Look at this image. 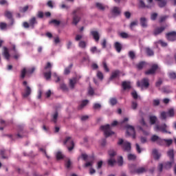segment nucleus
Wrapping results in <instances>:
<instances>
[{
  "label": "nucleus",
  "mask_w": 176,
  "mask_h": 176,
  "mask_svg": "<svg viewBox=\"0 0 176 176\" xmlns=\"http://www.w3.org/2000/svg\"><path fill=\"white\" fill-rule=\"evenodd\" d=\"M129 170L131 174H144V173L148 171V169L145 167H140L135 169V165L134 164L129 165Z\"/></svg>",
  "instance_id": "f257e3e1"
},
{
  "label": "nucleus",
  "mask_w": 176,
  "mask_h": 176,
  "mask_svg": "<svg viewBox=\"0 0 176 176\" xmlns=\"http://www.w3.org/2000/svg\"><path fill=\"white\" fill-rule=\"evenodd\" d=\"M118 145H121L124 152H130L131 151V144L127 141L124 142L123 139H119Z\"/></svg>",
  "instance_id": "f03ea898"
},
{
  "label": "nucleus",
  "mask_w": 176,
  "mask_h": 176,
  "mask_svg": "<svg viewBox=\"0 0 176 176\" xmlns=\"http://www.w3.org/2000/svg\"><path fill=\"white\" fill-rule=\"evenodd\" d=\"M80 14V8H77L76 10H74L72 12L73 14V24L74 25H78V23L80 21V16H78V14Z\"/></svg>",
  "instance_id": "7ed1b4c3"
},
{
  "label": "nucleus",
  "mask_w": 176,
  "mask_h": 176,
  "mask_svg": "<svg viewBox=\"0 0 176 176\" xmlns=\"http://www.w3.org/2000/svg\"><path fill=\"white\" fill-rule=\"evenodd\" d=\"M64 145H67V149L69 152L74 149L75 147V144L74 143V140H72V138L70 136L66 137L65 140L63 142Z\"/></svg>",
  "instance_id": "20e7f679"
},
{
  "label": "nucleus",
  "mask_w": 176,
  "mask_h": 176,
  "mask_svg": "<svg viewBox=\"0 0 176 176\" xmlns=\"http://www.w3.org/2000/svg\"><path fill=\"white\" fill-rule=\"evenodd\" d=\"M138 87H141L142 89H148L149 87V79L147 78H144L141 80L137 82Z\"/></svg>",
  "instance_id": "39448f33"
},
{
  "label": "nucleus",
  "mask_w": 176,
  "mask_h": 176,
  "mask_svg": "<svg viewBox=\"0 0 176 176\" xmlns=\"http://www.w3.org/2000/svg\"><path fill=\"white\" fill-rule=\"evenodd\" d=\"M23 85L25 86V90L24 93L22 94V96L23 98H27V97L31 96V93L32 91L31 89V87L28 86V82L27 81H23Z\"/></svg>",
  "instance_id": "423d86ee"
},
{
  "label": "nucleus",
  "mask_w": 176,
  "mask_h": 176,
  "mask_svg": "<svg viewBox=\"0 0 176 176\" xmlns=\"http://www.w3.org/2000/svg\"><path fill=\"white\" fill-rule=\"evenodd\" d=\"M100 130H102L104 131V135L106 138H108L110 135L115 134V132L111 131V125H109V124L101 126Z\"/></svg>",
  "instance_id": "0eeeda50"
},
{
  "label": "nucleus",
  "mask_w": 176,
  "mask_h": 176,
  "mask_svg": "<svg viewBox=\"0 0 176 176\" xmlns=\"http://www.w3.org/2000/svg\"><path fill=\"white\" fill-rule=\"evenodd\" d=\"M155 131H162V133H165L166 134H171V132L167 131V124H162L161 125H155Z\"/></svg>",
  "instance_id": "6e6552de"
},
{
  "label": "nucleus",
  "mask_w": 176,
  "mask_h": 176,
  "mask_svg": "<svg viewBox=\"0 0 176 176\" xmlns=\"http://www.w3.org/2000/svg\"><path fill=\"white\" fill-rule=\"evenodd\" d=\"M126 135H131L132 138L135 139V129L131 125H126Z\"/></svg>",
  "instance_id": "1a4fd4ad"
},
{
  "label": "nucleus",
  "mask_w": 176,
  "mask_h": 176,
  "mask_svg": "<svg viewBox=\"0 0 176 176\" xmlns=\"http://www.w3.org/2000/svg\"><path fill=\"white\" fill-rule=\"evenodd\" d=\"M4 16L10 21L9 25L12 27L14 24V19H13V13L9 10H6L4 13Z\"/></svg>",
  "instance_id": "9d476101"
},
{
  "label": "nucleus",
  "mask_w": 176,
  "mask_h": 176,
  "mask_svg": "<svg viewBox=\"0 0 176 176\" xmlns=\"http://www.w3.org/2000/svg\"><path fill=\"white\" fill-rule=\"evenodd\" d=\"M166 38L170 42L176 41V32H170L166 34Z\"/></svg>",
  "instance_id": "9b49d317"
},
{
  "label": "nucleus",
  "mask_w": 176,
  "mask_h": 176,
  "mask_svg": "<svg viewBox=\"0 0 176 176\" xmlns=\"http://www.w3.org/2000/svg\"><path fill=\"white\" fill-rule=\"evenodd\" d=\"M159 68V66L157 64H154L151 66V68L145 72L146 75H153L156 70Z\"/></svg>",
  "instance_id": "f8f14e48"
},
{
  "label": "nucleus",
  "mask_w": 176,
  "mask_h": 176,
  "mask_svg": "<svg viewBox=\"0 0 176 176\" xmlns=\"http://www.w3.org/2000/svg\"><path fill=\"white\" fill-rule=\"evenodd\" d=\"M139 8H140V9H152V6L150 4H145L144 1L139 0Z\"/></svg>",
  "instance_id": "ddd939ff"
},
{
  "label": "nucleus",
  "mask_w": 176,
  "mask_h": 176,
  "mask_svg": "<svg viewBox=\"0 0 176 176\" xmlns=\"http://www.w3.org/2000/svg\"><path fill=\"white\" fill-rule=\"evenodd\" d=\"M164 30H166V27H164V26L157 28L153 31V35H155V36H157V35H160V34H162V32H163V31H164Z\"/></svg>",
  "instance_id": "4468645a"
},
{
  "label": "nucleus",
  "mask_w": 176,
  "mask_h": 176,
  "mask_svg": "<svg viewBox=\"0 0 176 176\" xmlns=\"http://www.w3.org/2000/svg\"><path fill=\"white\" fill-rule=\"evenodd\" d=\"M78 82V77H74L73 78L69 80V86L70 89H75V85H76Z\"/></svg>",
  "instance_id": "2eb2a0df"
},
{
  "label": "nucleus",
  "mask_w": 176,
  "mask_h": 176,
  "mask_svg": "<svg viewBox=\"0 0 176 176\" xmlns=\"http://www.w3.org/2000/svg\"><path fill=\"white\" fill-rule=\"evenodd\" d=\"M120 75V71L115 70V71L112 72L111 75L109 78V80H113V79H116V78H119Z\"/></svg>",
  "instance_id": "dca6fc26"
},
{
  "label": "nucleus",
  "mask_w": 176,
  "mask_h": 176,
  "mask_svg": "<svg viewBox=\"0 0 176 176\" xmlns=\"http://www.w3.org/2000/svg\"><path fill=\"white\" fill-rule=\"evenodd\" d=\"M3 56L6 60H9L10 58V54H9V50L6 47H3Z\"/></svg>",
  "instance_id": "f3484780"
},
{
  "label": "nucleus",
  "mask_w": 176,
  "mask_h": 176,
  "mask_svg": "<svg viewBox=\"0 0 176 176\" xmlns=\"http://www.w3.org/2000/svg\"><path fill=\"white\" fill-rule=\"evenodd\" d=\"M140 25L143 28H146L148 27V19L145 17L140 18Z\"/></svg>",
  "instance_id": "a211bd4d"
},
{
  "label": "nucleus",
  "mask_w": 176,
  "mask_h": 176,
  "mask_svg": "<svg viewBox=\"0 0 176 176\" xmlns=\"http://www.w3.org/2000/svg\"><path fill=\"white\" fill-rule=\"evenodd\" d=\"M29 24L31 28H35V24H38V21H36V18L35 16L32 17L29 20Z\"/></svg>",
  "instance_id": "6ab92c4d"
},
{
  "label": "nucleus",
  "mask_w": 176,
  "mask_h": 176,
  "mask_svg": "<svg viewBox=\"0 0 176 176\" xmlns=\"http://www.w3.org/2000/svg\"><path fill=\"white\" fill-rule=\"evenodd\" d=\"M122 12L120 11V8L119 7H113L111 10L112 14H114V16H119L120 15V13Z\"/></svg>",
  "instance_id": "aec40b11"
},
{
  "label": "nucleus",
  "mask_w": 176,
  "mask_h": 176,
  "mask_svg": "<svg viewBox=\"0 0 176 176\" xmlns=\"http://www.w3.org/2000/svg\"><path fill=\"white\" fill-rule=\"evenodd\" d=\"M173 164H174V160L166 162L164 164V168H165L166 170H170V168L173 167Z\"/></svg>",
  "instance_id": "412c9836"
},
{
  "label": "nucleus",
  "mask_w": 176,
  "mask_h": 176,
  "mask_svg": "<svg viewBox=\"0 0 176 176\" xmlns=\"http://www.w3.org/2000/svg\"><path fill=\"white\" fill-rule=\"evenodd\" d=\"M152 153L155 160H159L160 159V153H159V151H157V149L156 148L153 149Z\"/></svg>",
  "instance_id": "4be33fe9"
},
{
  "label": "nucleus",
  "mask_w": 176,
  "mask_h": 176,
  "mask_svg": "<svg viewBox=\"0 0 176 176\" xmlns=\"http://www.w3.org/2000/svg\"><path fill=\"white\" fill-rule=\"evenodd\" d=\"M91 34L94 37V39L96 41V42H98V41H100V34H98V32L91 31Z\"/></svg>",
  "instance_id": "5701e85b"
},
{
  "label": "nucleus",
  "mask_w": 176,
  "mask_h": 176,
  "mask_svg": "<svg viewBox=\"0 0 176 176\" xmlns=\"http://www.w3.org/2000/svg\"><path fill=\"white\" fill-rule=\"evenodd\" d=\"M145 65H146V62L145 61H141L139 63H138L136 65V68L139 70L141 71L142 69H143L144 67H145Z\"/></svg>",
  "instance_id": "b1692460"
},
{
  "label": "nucleus",
  "mask_w": 176,
  "mask_h": 176,
  "mask_svg": "<svg viewBox=\"0 0 176 176\" xmlns=\"http://www.w3.org/2000/svg\"><path fill=\"white\" fill-rule=\"evenodd\" d=\"M58 118V112L55 111L52 115V119L51 121L53 122V123H57V119Z\"/></svg>",
  "instance_id": "393cba45"
},
{
  "label": "nucleus",
  "mask_w": 176,
  "mask_h": 176,
  "mask_svg": "<svg viewBox=\"0 0 176 176\" xmlns=\"http://www.w3.org/2000/svg\"><path fill=\"white\" fill-rule=\"evenodd\" d=\"M114 47L118 53H120V52H122V44H120V43L116 42L114 44Z\"/></svg>",
  "instance_id": "a878e982"
},
{
  "label": "nucleus",
  "mask_w": 176,
  "mask_h": 176,
  "mask_svg": "<svg viewBox=\"0 0 176 176\" xmlns=\"http://www.w3.org/2000/svg\"><path fill=\"white\" fill-rule=\"evenodd\" d=\"M157 2H158V6L159 8H164L167 5V1L166 0H155Z\"/></svg>",
  "instance_id": "bb28decb"
},
{
  "label": "nucleus",
  "mask_w": 176,
  "mask_h": 176,
  "mask_svg": "<svg viewBox=\"0 0 176 176\" xmlns=\"http://www.w3.org/2000/svg\"><path fill=\"white\" fill-rule=\"evenodd\" d=\"M149 120L151 124H155L156 122H157V117H156L155 116H150Z\"/></svg>",
  "instance_id": "cd10ccee"
},
{
  "label": "nucleus",
  "mask_w": 176,
  "mask_h": 176,
  "mask_svg": "<svg viewBox=\"0 0 176 176\" xmlns=\"http://www.w3.org/2000/svg\"><path fill=\"white\" fill-rule=\"evenodd\" d=\"M145 50H146V53L147 56H148L149 57H151L152 56H155V52L150 47H146Z\"/></svg>",
  "instance_id": "c85d7f7f"
},
{
  "label": "nucleus",
  "mask_w": 176,
  "mask_h": 176,
  "mask_svg": "<svg viewBox=\"0 0 176 176\" xmlns=\"http://www.w3.org/2000/svg\"><path fill=\"white\" fill-rule=\"evenodd\" d=\"M116 163V160L113 158H110L107 161V164L110 166L111 167H113L115 166V164Z\"/></svg>",
  "instance_id": "c756f323"
},
{
  "label": "nucleus",
  "mask_w": 176,
  "mask_h": 176,
  "mask_svg": "<svg viewBox=\"0 0 176 176\" xmlns=\"http://www.w3.org/2000/svg\"><path fill=\"white\" fill-rule=\"evenodd\" d=\"M0 30L1 31H5L6 30H8V23L5 22H0Z\"/></svg>",
  "instance_id": "7c9ffc66"
},
{
  "label": "nucleus",
  "mask_w": 176,
  "mask_h": 176,
  "mask_svg": "<svg viewBox=\"0 0 176 176\" xmlns=\"http://www.w3.org/2000/svg\"><path fill=\"white\" fill-rule=\"evenodd\" d=\"M167 155L170 158V160H174V150L170 149L167 152Z\"/></svg>",
  "instance_id": "2f4dec72"
},
{
  "label": "nucleus",
  "mask_w": 176,
  "mask_h": 176,
  "mask_svg": "<svg viewBox=\"0 0 176 176\" xmlns=\"http://www.w3.org/2000/svg\"><path fill=\"white\" fill-rule=\"evenodd\" d=\"M43 75H44V77L45 78V79L47 80H49V79H50V78H52V71L49 70L48 72H44Z\"/></svg>",
  "instance_id": "473e14b6"
},
{
  "label": "nucleus",
  "mask_w": 176,
  "mask_h": 176,
  "mask_svg": "<svg viewBox=\"0 0 176 176\" xmlns=\"http://www.w3.org/2000/svg\"><path fill=\"white\" fill-rule=\"evenodd\" d=\"M74 65L70 64L65 69L64 74L65 75H69L71 72V69H72Z\"/></svg>",
  "instance_id": "72a5a7b5"
},
{
  "label": "nucleus",
  "mask_w": 176,
  "mask_h": 176,
  "mask_svg": "<svg viewBox=\"0 0 176 176\" xmlns=\"http://www.w3.org/2000/svg\"><path fill=\"white\" fill-rule=\"evenodd\" d=\"M119 35L120 38H122V39H127L130 38V35L124 32H120Z\"/></svg>",
  "instance_id": "f704fd0d"
},
{
  "label": "nucleus",
  "mask_w": 176,
  "mask_h": 176,
  "mask_svg": "<svg viewBox=\"0 0 176 176\" xmlns=\"http://www.w3.org/2000/svg\"><path fill=\"white\" fill-rule=\"evenodd\" d=\"M122 87H123L124 90H127L129 89H131L130 84L126 81L122 82Z\"/></svg>",
  "instance_id": "c9c22d12"
},
{
  "label": "nucleus",
  "mask_w": 176,
  "mask_h": 176,
  "mask_svg": "<svg viewBox=\"0 0 176 176\" xmlns=\"http://www.w3.org/2000/svg\"><path fill=\"white\" fill-rule=\"evenodd\" d=\"M27 73H28V72L27 71V69L25 67H24L21 71V79H24V78H25V75H27Z\"/></svg>",
  "instance_id": "e433bc0d"
},
{
  "label": "nucleus",
  "mask_w": 176,
  "mask_h": 176,
  "mask_svg": "<svg viewBox=\"0 0 176 176\" xmlns=\"http://www.w3.org/2000/svg\"><path fill=\"white\" fill-rule=\"evenodd\" d=\"M87 104H89V100H82L80 105L78 107V109H82V108H83L84 107H86Z\"/></svg>",
  "instance_id": "4c0bfd02"
},
{
  "label": "nucleus",
  "mask_w": 176,
  "mask_h": 176,
  "mask_svg": "<svg viewBox=\"0 0 176 176\" xmlns=\"http://www.w3.org/2000/svg\"><path fill=\"white\" fill-rule=\"evenodd\" d=\"M127 157L128 160H135L137 159V156L131 153L128 154Z\"/></svg>",
  "instance_id": "58836bf2"
},
{
  "label": "nucleus",
  "mask_w": 176,
  "mask_h": 176,
  "mask_svg": "<svg viewBox=\"0 0 176 176\" xmlns=\"http://www.w3.org/2000/svg\"><path fill=\"white\" fill-rule=\"evenodd\" d=\"M109 102L112 106L116 105V104H118V100L116 98H111L109 100Z\"/></svg>",
  "instance_id": "ea45409f"
},
{
  "label": "nucleus",
  "mask_w": 176,
  "mask_h": 176,
  "mask_svg": "<svg viewBox=\"0 0 176 176\" xmlns=\"http://www.w3.org/2000/svg\"><path fill=\"white\" fill-rule=\"evenodd\" d=\"M50 24H54L55 25H60V24H61V22L56 19H52L50 21Z\"/></svg>",
  "instance_id": "a19ab883"
},
{
  "label": "nucleus",
  "mask_w": 176,
  "mask_h": 176,
  "mask_svg": "<svg viewBox=\"0 0 176 176\" xmlns=\"http://www.w3.org/2000/svg\"><path fill=\"white\" fill-rule=\"evenodd\" d=\"M29 6H25L23 8H19V12H21V13H25V12H27V10H28L29 9Z\"/></svg>",
  "instance_id": "79ce46f5"
},
{
  "label": "nucleus",
  "mask_w": 176,
  "mask_h": 176,
  "mask_svg": "<svg viewBox=\"0 0 176 176\" xmlns=\"http://www.w3.org/2000/svg\"><path fill=\"white\" fill-rule=\"evenodd\" d=\"M86 42L83 41H80L78 43V46L79 47H81V49H86Z\"/></svg>",
  "instance_id": "37998d69"
},
{
  "label": "nucleus",
  "mask_w": 176,
  "mask_h": 176,
  "mask_svg": "<svg viewBox=\"0 0 176 176\" xmlns=\"http://www.w3.org/2000/svg\"><path fill=\"white\" fill-rule=\"evenodd\" d=\"M160 138L156 135H153L151 138V141H152V142H157V141H159V139Z\"/></svg>",
  "instance_id": "c03bdc74"
},
{
  "label": "nucleus",
  "mask_w": 176,
  "mask_h": 176,
  "mask_svg": "<svg viewBox=\"0 0 176 176\" xmlns=\"http://www.w3.org/2000/svg\"><path fill=\"white\" fill-rule=\"evenodd\" d=\"M90 50L94 54V53H101V50H98L97 47H92Z\"/></svg>",
  "instance_id": "a18cd8bd"
},
{
  "label": "nucleus",
  "mask_w": 176,
  "mask_h": 176,
  "mask_svg": "<svg viewBox=\"0 0 176 176\" xmlns=\"http://www.w3.org/2000/svg\"><path fill=\"white\" fill-rule=\"evenodd\" d=\"M138 107V103H137V102H135V101H132L131 102V108H132V109L135 111V109H137Z\"/></svg>",
  "instance_id": "49530a36"
},
{
  "label": "nucleus",
  "mask_w": 176,
  "mask_h": 176,
  "mask_svg": "<svg viewBox=\"0 0 176 176\" xmlns=\"http://www.w3.org/2000/svg\"><path fill=\"white\" fill-rule=\"evenodd\" d=\"M64 155H63V153L60 151L56 153V159L57 160H61V159H63Z\"/></svg>",
  "instance_id": "de8ad7c7"
},
{
  "label": "nucleus",
  "mask_w": 176,
  "mask_h": 176,
  "mask_svg": "<svg viewBox=\"0 0 176 176\" xmlns=\"http://www.w3.org/2000/svg\"><path fill=\"white\" fill-rule=\"evenodd\" d=\"M6 152V150H5L3 148L0 150V155L2 157V159H8V157L5 156Z\"/></svg>",
  "instance_id": "09e8293b"
},
{
  "label": "nucleus",
  "mask_w": 176,
  "mask_h": 176,
  "mask_svg": "<svg viewBox=\"0 0 176 176\" xmlns=\"http://www.w3.org/2000/svg\"><path fill=\"white\" fill-rule=\"evenodd\" d=\"M160 116L162 120H166V119H167V113L166 111H162Z\"/></svg>",
  "instance_id": "8fccbe9b"
},
{
  "label": "nucleus",
  "mask_w": 176,
  "mask_h": 176,
  "mask_svg": "<svg viewBox=\"0 0 176 176\" xmlns=\"http://www.w3.org/2000/svg\"><path fill=\"white\" fill-rule=\"evenodd\" d=\"M102 65L104 71L106 72H109V68H108V65H107V62L105 60L102 62Z\"/></svg>",
  "instance_id": "3c124183"
},
{
  "label": "nucleus",
  "mask_w": 176,
  "mask_h": 176,
  "mask_svg": "<svg viewBox=\"0 0 176 176\" xmlns=\"http://www.w3.org/2000/svg\"><path fill=\"white\" fill-rule=\"evenodd\" d=\"M109 155L110 156V158L113 159V156H116V151L113 150H110L109 151Z\"/></svg>",
  "instance_id": "603ef678"
},
{
  "label": "nucleus",
  "mask_w": 176,
  "mask_h": 176,
  "mask_svg": "<svg viewBox=\"0 0 176 176\" xmlns=\"http://www.w3.org/2000/svg\"><path fill=\"white\" fill-rule=\"evenodd\" d=\"M167 19H168V16H167V15L160 16L159 22L163 23L164 21H166V20H167Z\"/></svg>",
  "instance_id": "864d4df0"
},
{
  "label": "nucleus",
  "mask_w": 176,
  "mask_h": 176,
  "mask_svg": "<svg viewBox=\"0 0 176 176\" xmlns=\"http://www.w3.org/2000/svg\"><path fill=\"white\" fill-rule=\"evenodd\" d=\"M97 77L98 78V79H100V80H102L104 79V74H102V72L98 71L97 72Z\"/></svg>",
  "instance_id": "5fc2aeb1"
},
{
  "label": "nucleus",
  "mask_w": 176,
  "mask_h": 176,
  "mask_svg": "<svg viewBox=\"0 0 176 176\" xmlns=\"http://www.w3.org/2000/svg\"><path fill=\"white\" fill-rule=\"evenodd\" d=\"M135 25H138V21H132L129 25L131 30H133V28H134V26Z\"/></svg>",
  "instance_id": "6e6d98bb"
},
{
  "label": "nucleus",
  "mask_w": 176,
  "mask_h": 176,
  "mask_svg": "<svg viewBox=\"0 0 176 176\" xmlns=\"http://www.w3.org/2000/svg\"><path fill=\"white\" fill-rule=\"evenodd\" d=\"M168 116L170 117V118H173L174 116V109H170L168 111V113H167Z\"/></svg>",
  "instance_id": "4d7b16f0"
},
{
  "label": "nucleus",
  "mask_w": 176,
  "mask_h": 176,
  "mask_svg": "<svg viewBox=\"0 0 176 176\" xmlns=\"http://www.w3.org/2000/svg\"><path fill=\"white\" fill-rule=\"evenodd\" d=\"M156 19H157V13L153 12V14H151V20H152L153 21H155Z\"/></svg>",
  "instance_id": "13d9d810"
},
{
  "label": "nucleus",
  "mask_w": 176,
  "mask_h": 176,
  "mask_svg": "<svg viewBox=\"0 0 176 176\" xmlns=\"http://www.w3.org/2000/svg\"><path fill=\"white\" fill-rule=\"evenodd\" d=\"M164 142H166L168 146H170L173 144V140L171 139H164Z\"/></svg>",
  "instance_id": "bf43d9fd"
},
{
  "label": "nucleus",
  "mask_w": 176,
  "mask_h": 176,
  "mask_svg": "<svg viewBox=\"0 0 176 176\" xmlns=\"http://www.w3.org/2000/svg\"><path fill=\"white\" fill-rule=\"evenodd\" d=\"M129 56L131 60H134V58H135V53H134L133 51H130L129 52Z\"/></svg>",
  "instance_id": "052dcab7"
},
{
  "label": "nucleus",
  "mask_w": 176,
  "mask_h": 176,
  "mask_svg": "<svg viewBox=\"0 0 176 176\" xmlns=\"http://www.w3.org/2000/svg\"><path fill=\"white\" fill-rule=\"evenodd\" d=\"M96 7L100 9V10H105V7H104V6L102 4H101L100 3H96Z\"/></svg>",
  "instance_id": "680f3d73"
},
{
  "label": "nucleus",
  "mask_w": 176,
  "mask_h": 176,
  "mask_svg": "<svg viewBox=\"0 0 176 176\" xmlns=\"http://www.w3.org/2000/svg\"><path fill=\"white\" fill-rule=\"evenodd\" d=\"M44 69H47V71H52V63L50 62H48L47 63V65L44 67Z\"/></svg>",
  "instance_id": "e2e57ef3"
},
{
  "label": "nucleus",
  "mask_w": 176,
  "mask_h": 176,
  "mask_svg": "<svg viewBox=\"0 0 176 176\" xmlns=\"http://www.w3.org/2000/svg\"><path fill=\"white\" fill-rule=\"evenodd\" d=\"M157 145H160L161 146L164 145V140L160 138L157 142Z\"/></svg>",
  "instance_id": "0e129e2a"
},
{
  "label": "nucleus",
  "mask_w": 176,
  "mask_h": 176,
  "mask_svg": "<svg viewBox=\"0 0 176 176\" xmlns=\"http://www.w3.org/2000/svg\"><path fill=\"white\" fill-rule=\"evenodd\" d=\"M118 166H123V157H119L118 160Z\"/></svg>",
  "instance_id": "69168bd1"
},
{
  "label": "nucleus",
  "mask_w": 176,
  "mask_h": 176,
  "mask_svg": "<svg viewBox=\"0 0 176 176\" xmlns=\"http://www.w3.org/2000/svg\"><path fill=\"white\" fill-rule=\"evenodd\" d=\"M60 87L64 91L68 90V87H67V85H65L64 83L60 84Z\"/></svg>",
  "instance_id": "338daca9"
},
{
  "label": "nucleus",
  "mask_w": 176,
  "mask_h": 176,
  "mask_svg": "<svg viewBox=\"0 0 176 176\" xmlns=\"http://www.w3.org/2000/svg\"><path fill=\"white\" fill-rule=\"evenodd\" d=\"M169 78L170 79H176V74L175 72L169 73Z\"/></svg>",
  "instance_id": "774afa93"
}]
</instances>
